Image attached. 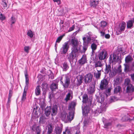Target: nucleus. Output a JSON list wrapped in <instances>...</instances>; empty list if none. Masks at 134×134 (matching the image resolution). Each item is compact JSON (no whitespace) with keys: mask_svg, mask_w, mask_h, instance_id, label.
<instances>
[{"mask_svg":"<svg viewBox=\"0 0 134 134\" xmlns=\"http://www.w3.org/2000/svg\"><path fill=\"white\" fill-rule=\"evenodd\" d=\"M121 65H119V66L118 69L116 70V72L117 73H120L121 72L122 70L121 69Z\"/></svg>","mask_w":134,"mask_h":134,"instance_id":"nucleus-44","label":"nucleus"},{"mask_svg":"<svg viewBox=\"0 0 134 134\" xmlns=\"http://www.w3.org/2000/svg\"><path fill=\"white\" fill-rule=\"evenodd\" d=\"M12 91L11 90H9V98H11L12 96Z\"/></svg>","mask_w":134,"mask_h":134,"instance_id":"nucleus-54","label":"nucleus"},{"mask_svg":"<svg viewBox=\"0 0 134 134\" xmlns=\"http://www.w3.org/2000/svg\"><path fill=\"white\" fill-rule=\"evenodd\" d=\"M11 98H9V97H8V103H10V99Z\"/></svg>","mask_w":134,"mask_h":134,"instance_id":"nucleus-62","label":"nucleus"},{"mask_svg":"<svg viewBox=\"0 0 134 134\" xmlns=\"http://www.w3.org/2000/svg\"><path fill=\"white\" fill-rule=\"evenodd\" d=\"M126 92L129 94H131V93L134 91V87L133 85H129L126 87Z\"/></svg>","mask_w":134,"mask_h":134,"instance_id":"nucleus-13","label":"nucleus"},{"mask_svg":"<svg viewBox=\"0 0 134 134\" xmlns=\"http://www.w3.org/2000/svg\"><path fill=\"white\" fill-rule=\"evenodd\" d=\"M83 43H85V44H87L88 43H87V42L86 41V38L85 37H84L83 38Z\"/></svg>","mask_w":134,"mask_h":134,"instance_id":"nucleus-53","label":"nucleus"},{"mask_svg":"<svg viewBox=\"0 0 134 134\" xmlns=\"http://www.w3.org/2000/svg\"><path fill=\"white\" fill-rule=\"evenodd\" d=\"M83 77L81 75H79L76 78L75 83L77 86L80 85L82 82Z\"/></svg>","mask_w":134,"mask_h":134,"instance_id":"nucleus-12","label":"nucleus"},{"mask_svg":"<svg viewBox=\"0 0 134 134\" xmlns=\"http://www.w3.org/2000/svg\"><path fill=\"white\" fill-rule=\"evenodd\" d=\"M107 56V52L104 50L100 51L98 55L99 59L100 60H104L106 59Z\"/></svg>","mask_w":134,"mask_h":134,"instance_id":"nucleus-8","label":"nucleus"},{"mask_svg":"<svg viewBox=\"0 0 134 134\" xmlns=\"http://www.w3.org/2000/svg\"><path fill=\"white\" fill-rule=\"evenodd\" d=\"M99 2V1H96L94 0H91L90 2V5L91 7H96V6L98 4Z\"/></svg>","mask_w":134,"mask_h":134,"instance_id":"nucleus-19","label":"nucleus"},{"mask_svg":"<svg viewBox=\"0 0 134 134\" xmlns=\"http://www.w3.org/2000/svg\"><path fill=\"white\" fill-rule=\"evenodd\" d=\"M27 89V86H25L21 99V100L22 101H24L26 99V92Z\"/></svg>","mask_w":134,"mask_h":134,"instance_id":"nucleus-18","label":"nucleus"},{"mask_svg":"<svg viewBox=\"0 0 134 134\" xmlns=\"http://www.w3.org/2000/svg\"><path fill=\"white\" fill-rule=\"evenodd\" d=\"M91 41V38L90 37H88L87 39V43H88L89 42H90Z\"/></svg>","mask_w":134,"mask_h":134,"instance_id":"nucleus-57","label":"nucleus"},{"mask_svg":"<svg viewBox=\"0 0 134 134\" xmlns=\"http://www.w3.org/2000/svg\"><path fill=\"white\" fill-rule=\"evenodd\" d=\"M110 37V35L109 34H107L105 35V37L107 39H108Z\"/></svg>","mask_w":134,"mask_h":134,"instance_id":"nucleus-56","label":"nucleus"},{"mask_svg":"<svg viewBox=\"0 0 134 134\" xmlns=\"http://www.w3.org/2000/svg\"><path fill=\"white\" fill-rule=\"evenodd\" d=\"M27 35L30 38H32L34 34L31 30H29L27 31Z\"/></svg>","mask_w":134,"mask_h":134,"instance_id":"nucleus-38","label":"nucleus"},{"mask_svg":"<svg viewBox=\"0 0 134 134\" xmlns=\"http://www.w3.org/2000/svg\"><path fill=\"white\" fill-rule=\"evenodd\" d=\"M73 133V134H80L79 127H77V128L75 129L74 130Z\"/></svg>","mask_w":134,"mask_h":134,"instance_id":"nucleus-36","label":"nucleus"},{"mask_svg":"<svg viewBox=\"0 0 134 134\" xmlns=\"http://www.w3.org/2000/svg\"><path fill=\"white\" fill-rule=\"evenodd\" d=\"M111 89L110 88L106 89L105 92L106 93H108L109 94V93L110 92Z\"/></svg>","mask_w":134,"mask_h":134,"instance_id":"nucleus-52","label":"nucleus"},{"mask_svg":"<svg viewBox=\"0 0 134 134\" xmlns=\"http://www.w3.org/2000/svg\"><path fill=\"white\" fill-rule=\"evenodd\" d=\"M72 46L71 48V52L68 55V59L70 62L72 61L77 56L78 53L77 51V49H75L73 45H71Z\"/></svg>","mask_w":134,"mask_h":134,"instance_id":"nucleus-5","label":"nucleus"},{"mask_svg":"<svg viewBox=\"0 0 134 134\" xmlns=\"http://www.w3.org/2000/svg\"><path fill=\"white\" fill-rule=\"evenodd\" d=\"M63 21H61L60 22V24L61 25V24H63Z\"/></svg>","mask_w":134,"mask_h":134,"instance_id":"nucleus-63","label":"nucleus"},{"mask_svg":"<svg viewBox=\"0 0 134 134\" xmlns=\"http://www.w3.org/2000/svg\"><path fill=\"white\" fill-rule=\"evenodd\" d=\"M114 85H117L119 84L120 82V78L119 77H117L114 80Z\"/></svg>","mask_w":134,"mask_h":134,"instance_id":"nucleus-34","label":"nucleus"},{"mask_svg":"<svg viewBox=\"0 0 134 134\" xmlns=\"http://www.w3.org/2000/svg\"><path fill=\"white\" fill-rule=\"evenodd\" d=\"M45 113L47 116H48L51 113L52 116L55 115L57 112V108L56 105H54L52 108L51 107H47L45 109Z\"/></svg>","mask_w":134,"mask_h":134,"instance_id":"nucleus-3","label":"nucleus"},{"mask_svg":"<svg viewBox=\"0 0 134 134\" xmlns=\"http://www.w3.org/2000/svg\"><path fill=\"white\" fill-rule=\"evenodd\" d=\"M5 19V16L0 12V20H3Z\"/></svg>","mask_w":134,"mask_h":134,"instance_id":"nucleus-46","label":"nucleus"},{"mask_svg":"<svg viewBox=\"0 0 134 134\" xmlns=\"http://www.w3.org/2000/svg\"><path fill=\"white\" fill-rule=\"evenodd\" d=\"M62 126L56 127L55 129V133L56 134H60L62 131Z\"/></svg>","mask_w":134,"mask_h":134,"instance_id":"nucleus-17","label":"nucleus"},{"mask_svg":"<svg viewBox=\"0 0 134 134\" xmlns=\"http://www.w3.org/2000/svg\"><path fill=\"white\" fill-rule=\"evenodd\" d=\"M131 76L132 80L134 81V74H132L131 75Z\"/></svg>","mask_w":134,"mask_h":134,"instance_id":"nucleus-58","label":"nucleus"},{"mask_svg":"<svg viewBox=\"0 0 134 134\" xmlns=\"http://www.w3.org/2000/svg\"><path fill=\"white\" fill-rule=\"evenodd\" d=\"M69 92L66 95V97L64 99V100L67 102L68 101L72 99L73 97L72 92V91L69 90Z\"/></svg>","mask_w":134,"mask_h":134,"instance_id":"nucleus-11","label":"nucleus"},{"mask_svg":"<svg viewBox=\"0 0 134 134\" xmlns=\"http://www.w3.org/2000/svg\"><path fill=\"white\" fill-rule=\"evenodd\" d=\"M100 33L101 34V36H104L105 34L104 30V29H102V30H100V29L99 30Z\"/></svg>","mask_w":134,"mask_h":134,"instance_id":"nucleus-48","label":"nucleus"},{"mask_svg":"<svg viewBox=\"0 0 134 134\" xmlns=\"http://www.w3.org/2000/svg\"><path fill=\"white\" fill-rule=\"evenodd\" d=\"M102 60H99L95 63L94 67L95 68L99 67L100 69L102 68V67L103 66V64L102 63Z\"/></svg>","mask_w":134,"mask_h":134,"instance_id":"nucleus-22","label":"nucleus"},{"mask_svg":"<svg viewBox=\"0 0 134 134\" xmlns=\"http://www.w3.org/2000/svg\"><path fill=\"white\" fill-rule=\"evenodd\" d=\"M91 47L92 50V52H93L96 49L97 45L95 43H93L91 45Z\"/></svg>","mask_w":134,"mask_h":134,"instance_id":"nucleus-33","label":"nucleus"},{"mask_svg":"<svg viewBox=\"0 0 134 134\" xmlns=\"http://www.w3.org/2000/svg\"><path fill=\"white\" fill-rule=\"evenodd\" d=\"M52 130L53 129L52 125H49L48 127L47 134H51L52 131Z\"/></svg>","mask_w":134,"mask_h":134,"instance_id":"nucleus-32","label":"nucleus"},{"mask_svg":"<svg viewBox=\"0 0 134 134\" xmlns=\"http://www.w3.org/2000/svg\"><path fill=\"white\" fill-rule=\"evenodd\" d=\"M116 72L115 71H113L110 72V75L111 77H113L115 75Z\"/></svg>","mask_w":134,"mask_h":134,"instance_id":"nucleus-45","label":"nucleus"},{"mask_svg":"<svg viewBox=\"0 0 134 134\" xmlns=\"http://www.w3.org/2000/svg\"><path fill=\"white\" fill-rule=\"evenodd\" d=\"M25 77V80H26V86H27L28 87V84L29 83V79L28 77Z\"/></svg>","mask_w":134,"mask_h":134,"instance_id":"nucleus-51","label":"nucleus"},{"mask_svg":"<svg viewBox=\"0 0 134 134\" xmlns=\"http://www.w3.org/2000/svg\"><path fill=\"white\" fill-rule=\"evenodd\" d=\"M124 65L125 66L124 70L125 71H128L129 70V65L126 64H124Z\"/></svg>","mask_w":134,"mask_h":134,"instance_id":"nucleus-42","label":"nucleus"},{"mask_svg":"<svg viewBox=\"0 0 134 134\" xmlns=\"http://www.w3.org/2000/svg\"><path fill=\"white\" fill-rule=\"evenodd\" d=\"M75 25H73L72 26L70 27L69 30H68V32H70L72 31L73 30L75 29Z\"/></svg>","mask_w":134,"mask_h":134,"instance_id":"nucleus-50","label":"nucleus"},{"mask_svg":"<svg viewBox=\"0 0 134 134\" xmlns=\"http://www.w3.org/2000/svg\"><path fill=\"white\" fill-rule=\"evenodd\" d=\"M88 34L90 35L91 36V32H89L88 33Z\"/></svg>","mask_w":134,"mask_h":134,"instance_id":"nucleus-64","label":"nucleus"},{"mask_svg":"<svg viewBox=\"0 0 134 134\" xmlns=\"http://www.w3.org/2000/svg\"><path fill=\"white\" fill-rule=\"evenodd\" d=\"M25 76V77H27L28 76L27 71L26 70H25L24 72Z\"/></svg>","mask_w":134,"mask_h":134,"instance_id":"nucleus-55","label":"nucleus"},{"mask_svg":"<svg viewBox=\"0 0 134 134\" xmlns=\"http://www.w3.org/2000/svg\"><path fill=\"white\" fill-rule=\"evenodd\" d=\"M69 48L68 42L64 43L60 48V52L62 54H65L68 52Z\"/></svg>","mask_w":134,"mask_h":134,"instance_id":"nucleus-7","label":"nucleus"},{"mask_svg":"<svg viewBox=\"0 0 134 134\" xmlns=\"http://www.w3.org/2000/svg\"><path fill=\"white\" fill-rule=\"evenodd\" d=\"M97 72H95L94 74V76L97 79H99L100 78L101 75V71L102 70V68H100L98 70V68H97Z\"/></svg>","mask_w":134,"mask_h":134,"instance_id":"nucleus-16","label":"nucleus"},{"mask_svg":"<svg viewBox=\"0 0 134 134\" xmlns=\"http://www.w3.org/2000/svg\"><path fill=\"white\" fill-rule=\"evenodd\" d=\"M104 99V96L102 94L100 95L99 97L97 98L98 102L101 103L103 102Z\"/></svg>","mask_w":134,"mask_h":134,"instance_id":"nucleus-25","label":"nucleus"},{"mask_svg":"<svg viewBox=\"0 0 134 134\" xmlns=\"http://www.w3.org/2000/svg\"><path fill=\"white\" fill-rule=\"evenodd\" d=\"M111 122L110 121L109 122H107L104 124V127L105 128H107L109 126L111 125Z\"/></svg>","mask_w":134,"mask_h":134,"instance_id":"nucleus-39","label":"nucleus"},{"mask_svg":"<svg viewBox=\"0 0 134 134\" xmlns=\"http://www.w3.org/2000/svg\"><path fill=\"white\" fill-rule=\"evenodd\" d=\"M79 62L80 64L82 65L86 62V57L85 55H83L82 57L79 61Z\"/></svg>","mask_w":134,"mask_h":134,"instance_id":"nucleus-21","label":"nucleus"},{"mask_svg":"<svg viewBox=\"0 0 134 134\" xmlns=\"http://www.w3.org/2000/svg\"><path fill=\"white\" fill-rule=\"evenodd\" d=\"M11 21L12 24H14L16 21L15 18L13 16H12L11 18Z\"/></svg>","mask_w":134,"mask_h":134,"instance_id":"nucleus-47","label":"nucleus"},{"mask_svg":"<svg viewBox=\"0 0 134 134\" xmlns=\"http://www.w3.org/2000/svg\"><path fill=\"white\" fill-rule=\"evenodd\" d=\"M71 130L70 129H66L65 131L63 132V134H71Z\"/></svg>","mask_w":134,"mask_h":134,"instance_id":"nucleus-40","label":"nucleus"},{"mask_svg":"<svg viewBox=\"0 0 134 134\" xmlns=\"http://www.w3.org/2000/svg\"><path fill=\"white\" fill-rule=\"evenodd\" d=\"M115 60H116V57L114 56L113 58V59L112 60V62H115L116 61Z\"/></svg>","mask_w":134,"mask_h":134,"instance_id":"nucleus-59","label":"nucleus"},{"mask_svg":"<svg viewBox=\"0 0 134 134\" xmlns=\"http://www.w3.org/2000/svg\"><path fill=\"white\" fill-rule=\"evenodd\" d=\"M70 44L71 45H73L75 49H77L78 53L79 52L81 53H84L87 50L88 47L87 44L83 43V46L79 45L78 40L75 39H71L70 41Z\"/></svg>","mask_w":134,"mask_h":134,"instance_id":"nucleus-2","label":"nucleus"},{"mask_svg":"<svg viewBox=\"0 0 134 134\" xmlns=\"http://www.w3.org/2000/svg\"><path fill=\"white\" fill-rule=\"evenodd\" d=\"M1 4L3 7L4 8L7 6V3L5 0H3L2 1L1 3Z\"/></svg>","mask_w":134,"mask_h":134,"instance_id":"nucleus-41","label":"nucleus"},{"mask_svg":"<svg viewBox=\"0 0 134 134\" xmlns=\"http://www.w3.org/2000/svg\"><path fill=\"white\" fill-rule=\"evenodd\" d=\"M130 80L129 79H126L125 80V85L126 87L129 85H131L130 83Z\"/></svg>","mask_w":134,"mask_h":134,"instance_id":"nucleus-35","label":"nucleus"},{"mask_svg":"<svg viewBox=\"0 0 134 134\" xmlns=\"http://www.w3.org/2000/svg\"><path fill=\"white\" fill-rule=\"evenodd\" d=\"M53 1L54 2H56L57 3L60 2L59 0H53Z\"/></svg>","mask_w":134,"mask_h":134,"instance_id":"nucleus-61","label":"nucleus"},{"mask_svg":"<svg viewBox=\"0 0 134 134\" xmlns=\"http://www.w3.org/2000/svg\"><path fill=\"white\" fill-rule=\"evenodd\" d=\"M63 36H60V37H59L57 39L56 41V42L59 43L60 42V41L62 39Z\"/></svg>","mask_w":134,"mask_h":134,"instance_id":"nucleus-49","label":"nucleus"},{"mask_svg":"<svg viewBox=\"0 0 134 134\" xmlns=\"http://www.w3.org/2000/svg\"><path fill=\"white\" fill-rule=\"evenodd\" d=\"M93 77V75L91 73L86 74L84 77V81L86 83L90 82Z\"/></svg>","mask_w":134,"mask_h":134,"instance_id":"nucleus-10","label":"nucleus"},{"mask_svg":"<svg viewBox=\"0 0 134 134\" xmlns=\"http://www.w3.org/2000/svg\"><path fill=\"white\" fill-rule=\"evenodd\" d=\"M129 100H131L132 98V97L131 96H129Z\"/></svg>","mask_w":134,"mask_h":134,"instance_id":"nucleus-60","label":"nucleus"},{"mask_svg":"<svg viewBox=\"0 0 134 134\" xmlns=\"http://www.w3.org/2000/svg\"><path fill=\"white\" fill-rule=\"evenodd\" d=\"M76 105L75 102L74 101H72L69 104L68 108L70 111L69 112L68 114L65 112H63L61 113V118L62 120L71 121L73 119Z\"/></svg>","mask_w":134,"mask_h":134,"instance_id":"nucleus-1","label":"nucleus"},{"mask_svg":"<svg viewBox=\"0 0 134 134\" xmlns=\"http://www.w3.org/2000/svg\"><path fill=\"white\" fill-rule=\"evenodd\" d=\"M105 71L107 73H108L110 71H111V66L110 64L108 65L106 64V68Z\"/></svg>","mask_w":134,"mask_h":134,"instance_id":"nucleus-28","label":"nucleus"},{"mask_svg":"<svg viewBox=\"0 0 134 134\" xmlns=\"http://www.w3.org/2000/svg\"><path fill=\"white\" fill-rule=\"evenodd\" d=\"M32 129L33 131H36L37 134H40V129L38 126H36L35 124L34 125L32 128Z\"/></svg>","mask_w":134,"mask_h":134,"instance_id":"nucleus-15","label":"nucleus"},{"mask_svg":"<svg viewBox=\"0 0 134 134\" xmlns=\"http://www.w3.org/2000/svg\"><path fill=\"white\" fill-rule=\"evenodd\" d=\"M125 60L126 63H128L132 61V57L130 55H128L126 57Z\"/></svg>","mask_w":134,"mask_h":134,"instance_id":"nucleus-31","label":"nucleus"},{"mask_svg":"<svg viewBox=\"0 0 134 134\" xmlns=\"http://www.w3.org/2000/svg\"><path fill=\"white\" fill-rule=\"evenodd\" d=\"M30 49V48L29 46H25L24 47V51L28 53L29 52V50Z\"/></svg>","mask_w":134,"mask_h":134,"instance_id":"nucleus-43","label":"nucleus"},{"mask_svg":"<svg viewBox=\"0 0 134 134\" xmlns=\"http://www.w3.org/2000/svg\"><path fill=\"white\" fill-rule=\"evenodd\" d=\"M121 90V88L120 86H116L114 89V93H116L119 92Z\"/></svg>","mask_w":134,"mask_h":134,"instance_id":"nucleus-30","label":"nucleus"},{"mask_svg":"<svg viewBox=\"0 0 134 134\" xmlns=\"http://www.w3.org/2000/svg\"><path fill=\"white\" fill-rule=\"evenodd\" d=\"M90 110V108L89 106H86L83 109H82L83 114L86 115V114H87L89 112Z\"/></svg>","mask_w":134,"mask_h":134,"instance_id":"nucleus-20","label":"nucleus"},{"mask_svg":"<svg viewBox=\"0 0 134 134\" xmlns=\"http://www.w3.org/2000/svg\"><path fill=\"white\" fill-rule=\"evenodd\" d=\"M126 24L124 22H122L120 24L118 27L116 28V32L117 35H119L124 31L125 29Z\"/></svg>","mask_w":134,"mask_h":134,"instance_id":"nucleus-6","label":"nucleus"},{"mask_svg":"<svg viewBox=\"0 0 134 134\" xmlns=\"http://www.w3.org/2000/svg\"><path fill=\"white\" fill-rule=\"evenodd\" d=\"M107 25V23L105 21H102L101 22L100 25V27L99 29L100 30H102V29H104V27H105Z\"/></svg>","mask_w":134,"mask_h":134,"instance_id":"nucleus-24","label":"nucleus"},{"mask_svg":"<svg viewBox=\"0 0 134 134\" xmlns=\"http://www.w3.org/2000/svg\"><path fill=\"white\" fill-rule=\"evenodd\" d=\"M133 23H134V19L133 20L128 21L127 22V28H131L133 25Z\"/></svg>","mask_w":134,"mask_h":134,"instance_id":"nucleus-23","label":"nucleus"},{"mask_svg":"<svg viewBox=\"0 0 134 134\" xmlns=\"http://www.w3.org/2000/svg\"><path fill=\"white\" fill-rule=\"evenodd\" d=\"M50 88L53 91L58 88V85L56 83H53L50 86Z\"/></svg>","mask_w":134,"mask_h":134,"instance_id":"nucleus-29","label":"nucleus"},{"mask_svg":"<svg viewBox=\"0 0 134 134\" xmlns=\"http://www.w3.org/2000/svg\"><path fill=\"white\" fill-rule=\"evenodd\" d=\"M41 88L40 86H38L35 90V94L36 95L38 96L41 93Z\"/></svg>","mask_w":134,"mask_h":134,"instance_id":"nucleus-26","label":"nucleus"},{"mask_svg":"<svg viewBox=\"0 0 134 134\" xmlns=\"http://www.w3.org/2000/svg\"><path fill=\"white\" fill-rule=\"evenodd\" d=\"M88 99L87 95L86 94H84L83 96V102L84 103H86V101L88 100Z\"/></svg>","mask_w":134,"mask_h":134,"instance_id":"nucleus-37","label":"nucleus"},{"mask_svg":"<svg viewBox=\"0 0 134 134\" xmlns=\"http://www.w3.org/2000/svg\"><path fill=\"white\" fill-rule=\"evenodd\" d=\"M62 68L63 71H66L69 68V66L66 63H64L62 66Z\"/></svg>","mask_w":134,"mask_h":134,"instance_id":"nucleus-27","label":"nucleus"},{"mask_svg":"<svg viewBox=\"0 0 134 134\" xmlns=\"http://www.w3.org/2000/svg\"><path fill=\"white\" fill-rule=\"evenodd\" d=\"M108 82L106 79H104L101 82L100 85V88L101 90L105 89L108 86Z\"/></svg>","mask_w":134,"mask_h":134,"instance_id":"nucleus-9","label":"nucleus"},{"mask_svg":"<svg viewBox=\"0 0 134 134\" xmlns=\"http://www.w3.org/2000/svg\"><path fill=\"white\" fill-rule=\"evenodd\" d=\"M60 81L64 88H67L70 84V79L69 76L65 75L62 77Z\"/></svg>","mask_w":134,"mask_h":134,"instance_id":"nucleus-4","label":"nucleus"},{"mask_svg":"<svg viewBox=\"0 0 134 134\" xmlns=\"http://www.w3.org/2000/svg\"><path fill=\"white\" fill-rule=\"evenodd\" d=\"M107 104L106 103H104L103 105L100 106V108L98 109V112L99 113H101L104 112L106 111L107 107Z\"/></svg>","mask_w":134,"mask_h":134,"instance_id":"nucleus-14","label":"nucleus"}]
</instances>
